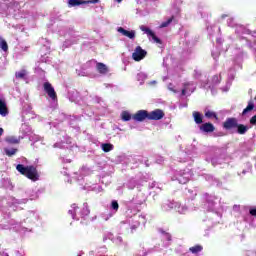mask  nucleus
<instances>
[{"instance_id": "obj_1", "label": "nucleus", "mask_w": 256, "mask_h": 256, "mask_svg": "<svg viewBox=\"0 0 256 256\" xmlns=\"http://www.w3.org/2000/svg\"><path fill=\"white\" fill-rule=\"evenodd\" d=\"M244 57H245V52H243V49L241 48L234 49V57L232 61H229L226 63L227 66L229 65L231 66L228 68L226 85L221 88V91L223 93H227L229 89H231V85L233 83V80L235 79V73H236L235 68L238 67V69H243Z\"/></svg>"}, {"instance_id": "obj_2", "label": "nucleus", "mask_w": 256, "mask_h": 256, "mask_svg": "<svg viewBox=\"0 0 256 256\" xmlns=\"http://www.w3.org/2000/svg\"><path fill=\"white\" fill-rule=\"evenodd\" d=\"M132 119L139 123L145 121V119H148V121H159L161 119V109H156L150 113L147 110H139L132 116Z\"/></svg>"}, {"instance_id": "obj_3", "label": "nucleus", "mask_w": 256, "mask_h": 256, "mask_svg": "<svg viewBox=\"0 0 256 256\" xmlns=\"http://www.w3.org/2000/svg\"><path fill=\"white\" fill-rule=\"evenodd\" d=\"M206 205L208 211H211L212 213H214L215 217L221 219V211H223V204L221 203L219 197L215 195H208L206 197Z\"/></svg>"}, {"instance_id": "obj_4", "label": "nucleus", "mask_w": 256, "mask_h": 256, "mask_svg": "<svg viewBox=\"0 0 256 256\" xmlns=\"http://www.w3.org/2000/svg\"><path fill=\"white\" fill-rule=\"evenodd\" d=\"M16 170L20 175L30 179V181H39V172L37 171V167L34 165L25 166L23 164H18L16 166Z\"/></svg>"}, {"instance_id": "obj_5", "label": "nucleus", "mask_w": 256, "mask_h": 256, "mask_svg": "<svg viewBox=\"0 0 256 256\" xmlns=\"http://www.w3.org/2000/svg\"><path fill=\"white\" fill-rule=\"evenodd\" d=\"M179 13H181V9L177 4H174L172 8L170 9V15L166 16L164 18V21L161 23V29H165V27H173L174 25H177L178 20L177 17H179Z\"/></svg>"}, {"instance_id": "obj_6", "label": "nucleus", "mask_w": 256, "mask_h": 256, "mask_svg": "<svg viewBox=\"0 0 256 256\" xmlns=\"http://www.w3.org/2000/svg\"><path fill=\"white\" fill-rule=\"evenodd\" d=\"M173 176L171 177L172 181H178L181 185H185V183H189L191 181V177H193V172L191 169L186 168L184 170H175L172 171Z\"/></svg>"}, {"instance_id": "obj_7", "label": "nucleus", "mask_w": 256, "mask_h": 256, "mask_svg": "<svg viewBox=\"0 0 256 256\" xmlns=\"http://www.w3.org/2000/svg\"><path fill=\"white\" fill-rule=\"evenodd\" d=\"M162 209H164V211H170V209H175V211H177V213H179L180 215H185V213L189 211V208H187L185 205H182L179 202L171 201H167V203H164Z\"/></svg>"}, {"instance_id": "obj_8", "label": "nucleus", "mask_w": 256, "mask_h": 256, "mask_svg": "<svg viewBox=\"0 0 256 256\" xmlns=\"http://www.w3.org/2000/svg\"><path fill=\"white\" fill-rule=\"evenodd\" d=\"M253 149H255V140L249 139L240 145L239 151L240 153L247 155L248 153H251Z\"/></svg>"}, {"instance_id": "obj_9", "label": "nucleus", "mask_w": 256, "mask_h": 256, "mask_svg": "<svg viewBox=\"0 0 256 256\" xmlns=\"http://www.w3.org/2000/svg\"><path fill=\"white\" fill-rule=\"evenodd\" d=\"M189 155H191V157H195V155H199V152L197 151V148L194 147L192 149V151L189 152V154L187 152L181 151L179 153V157H178L179 163H187V161H189V159H191V157H189Z\"/></svg>"}, {"instance_id": "obj_10", "label": "nucleus", "mask_w": 256, "mask_h": 256, "mask_svg": "<svg viewBox=\"0 0 256 256\" xmlns=\"http://www.w3.org/2000/svg\"><path fill=\"white\" fill-rule=\"evenodd\" d=\"M194 79H198L200 80L201 83V87H203L204 89H211V85H209V80L203 78V73H201V70H194Z\"/></svg>"}, {"instance_id": "obj_11", "label": "nucleus", "mask_w": 256, "mask_h": 256, "mask_svg": "<svg viewBox=\"0 0 256 256\" xmlns=\"http://www.w3.org/2000/svg\"><path fill=\"white\" fill-rule=\"evenodd\" d=\"M235 33L236 35H238V37H240V39H244L247 42L248 40L247 37H245V35H251V30L247 29L245 26L241 24H238L235 27Z\"/></svg>"}, {"instance_id": "obj_12", "label": "nucleus", "mask_w": 256, "mask_h": 256, "mask_svg": "<svg viewBox=\"0 0 256 256\" xmlns=\"http://www.w3.org/2000/svg\"><path fill=\"white\" fill-rule=\"evenodd\" d=\"M147 57V51L143 50L141 46H137L134 50V53H132V58L134 61H143Z\"/></svg>"}, {"instance_id": "obj_13", "label": "nucleus", "mask_w": 256, "mask_h": 256, "mask_svg": "<svg viewBox=\"0 0 256 256\" xmlns=\"http://www.w3.org/2000/svg\"><path fill=\"white\" fill-rule=\"evenodd\" d=\"M44 91L52 99V101H57V92H55V88H53V85L49 82H45L43 84Z\"/></svg>"}, {"instance_id": "obj_14", "label": "nucleus", "mask_w": 256, "mask_h": 256, "mask_svg": "<svg viewBox=\"0 0 256 256\" xmlns=\"http://www.w3.org/2000/svg\"><path fill=\"white\" fill-rule=\"evenodd\" d=\"M239 124V121L235 117L227 118L225 122L223 123V128L226 129V131H231V129H237V125Z\"/></svg>"}, {"instance_id": "obj_15", "label": "nucleus", "mask_w": 256, "mask_h": 256, "mask_svg": "<svg viewBox=\"0 0 256 256\" xmlns=\"http://www.w3.org/2000/svg\"><path fill=\"white\" fill-rule=\"evenodd\" d=\"M197 86L195 85V82L189 81V82H184L183 83V88L181 91V95L185 96L187 93H193Z\"/></svg>"}, {"instance_id": "obj_16", "label": "nucleus", "mask_w": 256, "mask_h": 256, "mask_svg": "<svg viewBox=\"0 0 256 256\" xmlns=\"http://www.w3.org/2000/svg\"><path fill=\"white\" fill-rule=\"evenodd\" d=\"M161 239H162V246L167 249V247H170L171 243H173V237L170 233L165 232L164 230H161Z\"/></svg>"}, {"instance_id": "obj_17", "label": "nucleus", "mask_w": 256, "mask_h": 256, "mask_svg": "<svg viewBox=\"0 0 256 256\" xmlns=\"http://www.w3.org/2000/svg\"><path fill=\"white\" fill-rule=\"evenodd\" d=\"M96 69L100 75H107V73H109V67H107L103 62H97Z\"/></svg>"}, {"instance_id": "obj_18", "label": "nucleus", "mask_w": 256, "mask_h": 256, "mask_svg": "<svg viewBox=\"0 0 256 256\" xmlns=\"http://www.w3.org/2000/svg\"><path fill=\"white\" fill-rule=\"evenodd\" d=\"M200 131L204 133H213L215 131V126L212 123H204L200 126Z\"/></svg>"}, {"instance_id": "obj_19", "label": "nucleus", "mask_w": 256, "mask_h": 256, "mask_svg": "<svg viewBox=\"0 0 256 256\" xmlns=\"http://www.w3.org/2000/svg\"><path fill=\"white\" fill-rule=\"evenodd\" d=\"M118 33H121L124 37H128V39H133L135 37V31L125 30L123 27L118 28Z\"/></svg>"}, {"instance_id": "obj_20", "label": "nucleus", "mask_w": 256, "mask_h": 256, "mask_svg": "<svg viewBox=\"0 0 256 256\" xmlns=\"http://www.w3.org/2000/svg\"><path fill=\"white\" fill-rule=\"evenodd\" d=\"M247 131H249V126L239 123L237 124L236 133H238V135H245Z\"/></svg>"}, {"instance_id": "obj_21", "label": "nucleus", "mask_w": 256, "mask_h": 256, "mask_svg": "<svg viewBox=\"0 0 256 256\" xmlns=\"http://www.w3.org/2000/svg\"><path fill=\"white\" fill-rule=\"evenodd\" d=\"M191 55H193V49L191 47L184 49L181 54L182 61H187Z\"/></svg>"}, {"instance_id": "obj_22", "label": "nucleus", "mask_w": 256, "mask_h": 256, "mask_svg": "<svg viewBox=\"0 0 256 256\" xmlns=\"http://www.w3.org/2000/svg\"><path fill=\"white\" fill-rule=\"evenodd\" d=\"M5 141L8 143V145H19V143H21V139L15 137V136L6 137Z\"/></svg>"}, {"instance_id": "obj_23", "label": "nucleus", "mask_w": 256, "mask_h": 256, "mask_svg": "<svg viewBox=\"0 0 256 256\" xmlns=\"http://www.w3.org/2000/svg\"><path fill=\"white\" fill-rule=\"evenodd\" d=\"M221 75H223V73H220V75H214L213 78H212V85L209 84L208 82V85H210L211 88V91H213V86L215 85H219V83H221Z\"/></svg>"}, {"instance_id": "obj_24", "label": "nucleus", "mask_w": 256, "mask_h": 256, "mask_svg": "<svg viewBox=\"0 0 256 256\" xmlns=\"http://www.w3.org/2000/svg\"><path fill=\"white\" fill-rule=\"evenodd\" d=\"M193 117L197 125H201V123H203V114L201 112L194 111Z\"/></svg>"}, {"instance_id": "obj_25", "label": "nucleus", "mask_w": 256, "mask_h": 256, "mask_svg": "<svg viewBox=\"0 0 256 256\" xmlns=\"http://www.w3.org/2000/svg\"><path fill=\"white\" fill-rule=\"evenodd\" d=\"M69 7H78L79 5H87L85 0H68Z\"/></svg>"}, {"instance_id": "obj_26", "label": "nucleus", "mask_w": 256, "mask_h": 256, "mask_svg": "<svg viewBox=\"0 0 256 256\" xmlns=\"http://www.w3.org/2000/svg\"><path fill=\"white\" fill-rule=\"evenodd\" d=\"M8 113L9 111L7 110V104L5 101L0 100V115H2V117H6Z\"/></svg>"}, {"instance_id": "obj_27", "label": "nucleus", "mask_w": 256, "mask_h": 256, "mask_svg": "<svg viewBox=\"0 0 256 256\" xmlns=\"http://www.w3.org/2000/svg\"><path fill=\"white\" fill-rule=\"evenodd\" d=\"M186 196L188 199H195L197 197V188L187 189Z\"/></svg>"}, {"instance_id": "obj_28", "label": "nucleus", "mask_w": 256, "mask_h": 256, "mask_svg": "<svg viewBox=\"0 0 256 256\" xmlns=\"http://www.w3.org/2000/svg\"><path fill=\"white\" fill-rule=\"evenodd\" d=\"M19 151V149L17 148H4V153L5 155H7V157H13V155H17V152Z\"/></svg>"}, {"instance_id": "obj_29", "label": "nucleus", "mask_w": 256, "mask_h": 256, "mask_svg": "<svg viewBox=\"0 0 256 256\" xmlns=\"http://www.w3.org/2000/svg\"><path fill=\"white\" fill-rule=\"evenodd\" d=\"M253 109H255V104L250 100L247 107L243 110L242 115H247V113L253 111Z\"/></svg>"}, {"instance_id": "obj_30", "label": "nucleus", "mask_w": 256, "mask_h": 256, "mask_svg": "<svg viewBox=\"0 0 256 256\" xmlns=\"http://www.w3.org/2000/svg\"><path fill=\"white\" fill-rule=\"evenodd\" d=\"M189 251L193 253L194 255H197V253H201L203 251V246L201 245H195L189 248Z\"/></svg>"}, {"instance_id": "obj_31", "label": "nucleus", "mask_w": 256, "mask_h": 256, "mask_svg": "<svg viewBox=\"0 0 256 256\" xmlns=\"http://www.w3.org/2000/svg\"><path fill=\"white\" fill-rule=\"evenodd\" d=\"M210 161L213 167H217V165H223V158L214 157V158H211Z\"/></svg>"}, {"instance_id": "obj_32", "label": "nucleus", "mask_w": 256, "mask_h": 256, "mask_svg": "<svg viewBox=\"0 0 256 256\" xmlns=\"http://www.w3.org/2000/svg\"><path fill=\"white\" fill-rule=\"evenodd\" d=\"M15 77L16 79H25V77H27V70L22 69L19 72H16Z\"/></svg>"}, {"instance_id": "obj_33", "label": "nucleus", "mask_w": 256, "mask_h": 256, "mask_svg": "<svg viewBox=\"0 0 256 256\" xmlns=\"http://www.w3.org/2000/svg\"><path fill=\"white\" fill-rule=\"evenodd\" d=\"M102 150L104 151V153H109L110 151H113V144L111 143L102 144Z\"/></svg>"}, {"instance_id": "obj_34", "label": "nucleus", "mask_w": 256, "mask_h": 256, "mask_svg": "<svg viewBox=\"0 0 256 256\" xmlns=\"http://www.w3.org/2000/svg\"><path fill=\"white\" fill-rule=\"evenodd\" d=\"M205 117L207 119H217V113H215L211 110H205Z\"/></svg>"}, {"instance_id": "obj_35", "label": "nucleus", "mask_w": 256, "mask_h": 256, "mask_svg": "<svg viewBox=\"0 0 256 256\" xmlns=\"http://www.w3.org/2000/svg\"><path fill=\"white\" fill-rule=\"evenodd\" d=\"M0 49H2V51H9V45L7 44V41H5V39H0Z\"/></svg>"}, {"instance_id": "obj_36", "label": "nucleus", "mask_w": 256, "mask_h": 256, "mask_svg": "<svg viewBox=\"0 0 256 256\" xmlns=\"http://www.w3.org/2000/svg\"><path fill=\"white\" fill-rule=\"evenodd\" d=\"M149 39H151L154 43H161V39L155 35V32H150V35H148Z\"/></svg>"}, {"instance_id": "obj_37", "label": "nucleus", "mask_w": 256, "mask_h": 256, "mask_svg": "<svg viewBox=\"0 0 256 256\" xmlns=\"http://www.w3.org/2000/svg\"><path fill=\"white\" fill-rule=\"evenodd\" d=\"M121 117L122 121H131L132 118L131 114L128 111L122 112Z\"/></svg>"}, {"instance_id": "obj_38", "label": "nucleus", "mask_w": 256, "mask_h": 256, "mask_svg": "<svg viewBox=\"0 0 256 256\" xmlns=\"http://www.w3.org/2000/svg\"><path fill=\"white\" fill-rule=\"evenodd\" d=\"M227 25L228 27H237L239 24H237V22H235V18H229L227 20Z\"/></svg>"}, {"instance_id": "obj_39", "label": "nucleus", "mask_w": 256, "mask_h": 256, "mask_svg": "<svg viewBox=\"0 0 256 256\" xmlns=\"http://www.w3.org/2000/svg\"><path fill=\"white\" fill-rule=\"evenodd\" d=\"M169 63H173V58L167 56L166 58L163 59V65L164 67H169Z\"/></svg>"}, {"instance_id": "obj_40", "label": "nucleus", "mask_w": 256, "mask_h": 256, "mask_svg": "<svg viewBox=\"0 0 256 256\" xmlns=\"http://www.w3.org/2000/svg\"><path fill=\"white\" fill-rule=\"evenodd\" d=\"M111 208L114 210V211H119V203L117 202V200H113L112 203H111Z\"/></svg>"}, {"instance_id": "obj_41", "label": "nucleus", "mask_w": 256, "mask_h": 256, "mask_svg": "<svg viewBox=\"0 0 256 256\" xmlns=\"http://www.w3.org/2000/svg\"><path fill=\"white\" fill-rule=\"evenodd\" d=\"M140 29H141V31H144V33L147 34V35H150V33L152 32L151 29H149L148 27L143 26V25L140 26Z\"/></svg>"}, {"instance_id": "obj_42", "label": "nucleus", "mask_w": 256, "mask_h": 256, "mask_svg": "<svg viewBox=\"0 0 256 256\" xmlns=\"http://www.w3.org/2000/svg\"><path fill=\"white\" fill-rule=\"evenodd\" d=\"M215 29H217V27L210 26L207 28L210 37H213L212 31H215Z\"/></svg>"}, {"instance_id": "obj_43", "label": "nucleus", "mask_w": 256, "mask_h": 256, "mask_svg": "<svg viewBox=\"0 0 256 256\" xmlns=\"http://www.w3.org/2000/svg\"><path fill=\"white\" fill-rule=\"evenodd\" d=\"M168 89H169V91H172L173 93H179V90H176L175 86H173V84H171V83L168 85Z\"/></svg>"}, {"instance_id": "obj_44", "label": "nucleus", "mask_w": 256, "mask_h": 256, "mask_svg": "<svg viewBox=\"0 0 256 256\" xmlns=\"http://www.w3.org/2000/svg\"><path fill=\"white\" fill-rule=\"evenodd\" d=\"M99 2L100 0H85L86 5H89V4L95 5V3H99Z\"/></svg>"}, {"instance_id": "obj_45", "label": "nucleus", "mask_w": 256, "mask_h": 256, "mask_svg": "<svg viewBox=\"0 0 256 256\" xmlns=\"http://www.w3.org/2000/svg\"><path fill=\"white\" fill-rule=\"evenodd\" d=\"M212 57L217 61V59H219V52L212 51Z\"/></svg>"}, {"instance_id": "obj_46", "label": "nucleus", "mask_w": 256, "mask_h": 256, "mask_svg": "<svg viewBox=\"0 0 256 256\" xmlns=\"http://www.w3.org/2000/svg\"><path fill=\"white\" fill-rule=\"evenodd\" d=\"M183 71H184L183 66H177V67L175 68V73H181V72H183Z\"/></svg>"}, {"instance_id": "obj_47", "label": "nucleus", "mask_w": 256, "mask_h": 256, "mask_svg": "<svg viewBox=\"0 0 256 256\" xmlns=\"http://www.w3.org/2000/svg\"><path fill=\"white\" fill-rule=\"evenodd\" d=\"M249 213L252 217H256V208H250Z\"/></svg>"}, {"instance_id": "obj_48", "label": "nucleus", "mask_w": 256, "mask_h": 256, "mask_svg": "<svg viewBox=\"0 0 256 256\" xmlns=\"http://www.w3.org/2000/svg\"><path fill=\"white\" fill-rule=\"evenodd\" d=\"M250 125H256V114L250 119Z\"/></svg>"}, {"instance_id": "obj_49", "label": "nucleus", "mask_w": 256, "mask_h": 256, "mask_svg": "<svg viewBox=\"0 0 256 256\" xmlns=\"http://www.w3.org/2000/svg\"><path fill=\"white\" fill-rule=\"evenodd\" d=\"M246 256H256V252L253 250H250V251L246 252Z\"/></svg>"}, {"instance_id": "obj_50", "label": "nucleus", "mask_w": 256, "mask_h": 256, "mask_svg": "<svg viewBox=\"0 0 256 256\" xmlns=\"http://www.w3.org/2000/svg\"><path fill=\"white\" fill-rule=\"evenodd\" d=\"M171 123V118H167L165 123H162V125H169Z\"/></svg>"}, {"instance_id": "obj_51", "label": "nucleus", "mask_w": 256, "mask_h": 256, "mask_svg": "<svg viewBox=\"0 0 256 256\" xmlns=\"http://www.w3.org/2000/svg\"><path fill=\"white\" fill-rule=\"evenodd\" d=\"M216 43H217L218 45H221V43H223V39L217 38V39H216Z\"/></svg>"}, {"instance_id": "obj_52", "label": "nucleus", "mask_w": 256, "mask_h": 256, "mask_svg": "<svg viewBox=\"0 0 256 256\" xmlns=\"http://www.w3.org/2000/svg\"><path fill=\"white\" fill-rule=\"evenodd\" d=\"M246 166H247L248 171H251V169L253 168V166L249 162L246 164Z\"/></svg>"}, {"instance_id": "obj_53", "label": "nucleus", "mask_w": 256, "mask_h": 256, "mask_svg": "<svg viewBox=\"0 0 256 256\" xmlns=\"http://www.w3.org/2000/svg\"><path fill=\"white\" fill-rule=\"evenodd\" d=\"M240 209V206L239 205H234L233 206V211H239Z\"/></svg>"}, {"instance_id": "obj_54", "label": "nucleus", "mask_w": 256, "mask_h": 256, "mask_svg": "<svg viewBox=\"0 0 256 256\" xmlns=\"http://www.w3.org/2000/svg\"><path fill=\"white\" fill-rule=\"evenodd\" d=\"M249 217H251V215H249V214L244 217V221H245L246 223H249Z\"/></svg>"}, {"instance_id": "obj_55", "label": "nucleus", "mask_w": 256, "mask_h": 256, "mask_svg": "<svg viewBox=\"0 0 256 256\" xmlns=\"http://www.w3.org/2000/svg\"><path fill=\"white\" fill-rule=\"evenodd\" d=\"M206 180H207V181H213V176L208 175V176L206 177Z\"/></svg>"}, {"instance_id": "obj_56", "label": "nucleus", "mask_w": 256, "mask_h": 256, "mask_svg": "<svg viewBox=\"0 0 256 256\" xmlns=\"http://www.w3.org/2000/svg\"><path fill=\"white\" fill-rule=\"evenodd\" d=\"M3 133H4L3 128H0V137L3 135Z\"/></svg>"}, {"instance_id": "obj_57", "label": "nucleus", "mask_w": 256, "mask_h": 256, "mask_svg": "<svg viewBox=\"0 0 256 256\" xmlns=\"http://www.w3.org/2000/svg\"><path fill=\"white\" fill-rule=\"evenodd\" d=\"M183 107H187V104H180V109H183Z\"/></svg>"}, {"instance_id": "obj_58", "label": "nucleus", "mask_w": 256, "mask_h": 256, "mask_svg": "<svg viewBox=\"0 0 256 256\" xmlns=\"http://www.w3.org/2000/svg\"><path fill=\"white\" fill-rule=\"evenodd\" d=\"M167 71H168L169 75H171V73L173 72V70H171V68H169Z\"/></svg>"}, {"instance_id": "obj_59", "label": "nucleus", "mask_w": 256, "mask_h": 256, "mask_svg": "<svg viewBox=\"0 0 256 256\" xmlns=\"http://www.w3.org/2000/svg\"><path fill=\"white\" fill-rule=\"evenodd\" d=\"M163 117H165V113H163V111L161 112V119H163Z\"/></svg>"}, {"instance_id": "obj_60", "label": "nucleus", "mask_w": 256, "mask_h": 256, "mask_svg": "<svg viewBox=\"0 0 256 256\" xmlns=\"http://www.w3.org/2000/svg\"><path fill=\"white\" fill-rule=\"evenodd\" d=\"M245 173H247V170H243L242 171V174L245 175Z\"/></svg>"}, {"instance_id": "obj_61", "label": "nucleus", "mask_w": 256, "mask_h": 256, "mask_svg": "<svg viewBox=\"0 0 256 256\" xmlns=\"http://www.w3.org/2000/svg\"><path fill=\"white\" fill-rule=\"evenodd\" d=\"M225 17H227V15H225V14H224V15H222V19H225Z\"/></svg>"}, {"instance_id": "obj_62", "label": "nucleus", "mask_w": 256, "mask_h": 256, "mask_svg": "<svg viewBox=\"0 0 256 256\" xmlns=\"http://www.w3.org/2000/svg\"><path fill=\"white\" fill-rule=\"evenodd\" d=\"M117 1V3H121V1H123V0H116Z\"/></svg>"}, {"instance_id": "obj_63", "label": "nucleus", "mask_w": 256, "mask_h": 256, "mask_svg": "<svg viewBox=\"0 0 256 256\" xmlns=\"http://www.w3.org/2000/svg\"><path fill=\"white\" fill-rule=\"evenodd\" d=\"M166 80H167V77H164V78H163V81H166Z\"/></svg>"}, {"instance_id": "obj_64", "label": "nucleus", "mask_w": 256, "mask_h": 256, "mask_svg": "<svg viewBox=\"0 0 256 256\" xmlns=\"http://www.w3.org/2000/svg\"><path fill=\"white\" fill-rule=\"evenodd\" d=\"M254 159L256 160V157H254Z\"/></svg>"}]
</instances>
